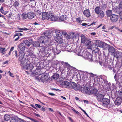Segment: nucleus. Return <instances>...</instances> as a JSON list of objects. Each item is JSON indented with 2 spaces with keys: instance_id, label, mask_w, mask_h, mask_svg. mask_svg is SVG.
Returning <instances> with one entry per match:
<instances>
[{
  "instance_id": "nucleus-1",
  "label": "nucleus",
  "mask_w": 122,
  "mask_h": 122,
  "mask_svg": "<svg viewBox=\"0 0 122 122\" xmlns=\"http://www.w3.org/2000/svg\"><path fill=\"white\" fill-rule=\"evenodd\" d=\"M18 62L20 65L24 66L23 68L24 69L31 70L33 68L32 65L30 63L27 59L25 58H24L21 60H19Z\"/></svg>"
},
{
  "instance_id": "nucleus-2",
  "label": "nucleus",
  "mask_w": 122,
  "mask_h": 122,
  "mask_svg": "<svg viewBox=\"0 0 122 122\" xmlns=\"http://www.w3.org/2000/svg\"><path fill=\"white\" fill-rule=\"evenodd\" d=\"M42 17L44 19H46L49 21H56L58 19L57 17L54 15L53 14L50 12L43 13L42 14Z\"/></svg>"
},
{
  "instance_id": "nucleus-3",
  "label": "nucleus",
  "mask_w": 122,
  "mask_h": 122,
  "mask_svg": "<svg viewBox=\"0 0 122 122\" xmlns=\"http://www.w3.org/2000/svg\"><path fill=\"white\" fill-rule=\"evenodd\" d=\"M44 34L45 36H41L39 38V40L41 43H43L44 42H45V41L47 40L48 37L47 36L49 35L48 33V34L47 31H46L44 32Z\"/></svg>"
},
{
  "instance_id": "nucleus-4",
  "label": "nucleus",
  "mask_w": 122,
  "mask_h": 122,
  "mask_svg": "<svg viewBox=\"0 0 122 122\" xmlns=\"http://www.w3.org/2000/svg\"><path fill=\"white\" fill-rule=\"evenodd\" d=\"M96 45L100 47L105 48V46H108L109 45L104 42L101 41L99 40H97L96 42Z\"/></svg>"
},
{
  "instance_id": "nucleus-5",
  "label": "nucleus",
  "mask_w": 122,
  "mask_h": 122,
  "mask_svg": "<svg viewBox=\"0 0 122 122\" xmlns=\"http://www.w3.org/2000/svg\"><path fill=\"white\" fill-rule=\"evenodd\" d=\"M119 16L118 15L115 14H112L111 15L110 20L112 22H115L118 20Z\"/></svg>"
},
{
  "instance_id": "nucleus-6",
  "label": "nucleus",
  "mask_w": 122,
  "mask_h": 122,
  "mask_svg": "<svg viewBox=\"0 0 122 122\" xmlns=\"http://www.w3.org/2000/svg\"><path fill=\"white\" fill-rule=\"evenodd\" d=\"M104 95V94L103 93L101 94L98 93L97 94L95 95V96L97 100L98 101L101 102L103 99Z\"/></svg>"
},
{
  "instance_id": "nucleus-7",
  "label": "nucleus",
  "mask_w": 122,
  "mask_h": 122,
  "mask_svg": "<svg viewBox=\"0 0 122 122\" xmlns=\"http://www.w3.org/2000/svg\"><path fill=\"white\" fill-rule=\"evenodd\" d=\"M49 78L47 75H45L44 74L42 75L40 77L41 81L44 82L47 81Z\"/></svg>"
},
{
  "instance_id": "nucleus-8",
  "label": "nucleus",
  "mask_w": 122,
  "mask_h": 122,
  "mask_svg": "<svg viewBox=\"0 0 122 122\" xmlns=\"http://www.w3.org/2000/svg\"><path fill=\"white\" fill-rule=\"evenodd\" d=\"M106 47H108L109 52V53L111 54V55H113L115 52V49L113 47L110 46L109 45L108 46H106Z\"/></svg>"
},
{
  "instance_id": "nucleus-9",
  "label": "nucleus",
  "mask_w": 122,
  "mask_h": 122,
  "mask_svg": "<svg viewBox=\"0 0 122 122\" xmlns=\"http://www.w3.org/2000/svg\"><path fill=\"white\" fill-rule=\"evenodd\" d=\"M18 48L21 51H23L25 49V46L24 44L21 43L18 45Z\"/></svg>"
},
{
  "instance_id": "nucleus-10",
  "label": "nucleus",
  "mask_w": 122,
  "mask_h": 122,
  "mask_svg": "<svg viewBox=\"0 0 122 122\" xmlns=\"http://www.w3.org/2000/svg\"><path fill=\"white\" fill-rule=\"evenodd\" d=\"M83 14L86 17H89L91 15L90 11L88 9L84 10L83 12Z\"/></svg>"
},
{
  "instance_id": "nucleus-11",
  "label": "nucleus",
  "mask_w": 122,
  "mask_h": 122,
  "mask_svg": "<svg viewBox=\"0 0 122 122\" xmlns=\"http://www.w3.org/2000/svg\"><path fill=\"white\" fill-rule=\"evenodd\" d=\"M71 87H72L73 89L76 90H79L78 86L74 82H71Z\"/></svg>"
},
{
  "instance_id": "nucleus-12",
  "label": "nucleus",
  "mask_w": 122,
  "mask_h": 122,
  "mask_svg": "<svg viewBox=\"0 0 122 122\" xmlns=\"http://www.w3.org/2000/svg\"><path fill=\"white\" fill-rule=\"evenodd\" d=\"M122 102V100L121 98H117L115 102V105L118 106L120 105Z\"/></svg>"
},
{
  "instance_id": "nucleus-13",
  "label": "nucleus",
  "mask_w": 122,
  "mask_h": 122,
  "mask_svg": "<svg viewBox=\"0 0 122 122\" xmlns=\"http://www.w3.org/2000/svg\"><path fill=\"white\" fill-rule=\"evenodd\" d=\"M28 18L30 19L33 18L36 16L35 14L33 12H30L27 13Z\"/></svg>"
},
{
  "instance_id": "nucleus-14",
  "label": "nucleus",
  "mask_w": 122,
  "mask_h": 122,
  "mask_svg": "<svg viewBox=\"0 0 122 122\" xmlns=\"http://www.w3.org/2000/svg\"><path fill=\"white\" fill-rule=\"evenodd\" d=\"M79 91L82 93H87L89 91V89L86 87H82L81 88Z\"/></svg>"
},
{
  "instance_id": "nucleus-15",
  "label": "nucleus",
  "mask_w": 122,
  "mask_h": 122,
  "mask_svg": "<svg viewBox=\"0 0 122 122\" xmlns=\"http://www.w3.org/2000/svg\"><path fill=\"white\" fill-rule=\"evenodd\" d=\"M19 60H21L22 59L24 58V53L23 51H20L19 53Z\"/></svg>"
},
{
  "instance_id": "nucleus-16",
  "label": "nucleus",
  "mask_w": 122,
  "mask_h": 122,
  "mask_svg": "<svg viewBox=\"0 0 122 122\" xmlns=\"http://www.w3.org/2000/svg\"><path fill=\"white\" fill-rule=\"evenodd\" d=\"M102 101L103 104L105 105H107L109 102V100L105 98H103Z\"/></svg>"
},
{
  "instance_id": "nucleus-17",
  "label": "nucleus",
  "mask_w": 122,
  "mask_h": 122,
  "mask_svg": "<svg viewBox=\"0 0 122 122\" xmlns=\"http://www.w3.org/2000/svg\"><path fill=\"white\" fill-rule=\"evenodd\" d=\"M122 54L120 52L118 51H116L115 52L114 54V56L117 58H118V57H122V56H121V55Z\"/></svg>"
},
{
  "instance_id": "nucleus-18",
  "label": "nucleus",
  "mask_w": 122,
  "mask_h": 122,
  "mask_svg": "<svg viewBox=\"0 0 122 122\" xmlns=\"http://www.w3.org/2000/svg\"><path fill=\"white\" fill-rule=\"evenodd\" d=\"M63 83L66 88H68L70 87L71 82H68L67 81H65Z\"/></svg>"
},
{
  "instance_id": "nucleus-19",
  "label": "nucleus",
  "mask_w": 122,
  "mask_h": 122,
  "mask_svg": "<svg viewBox=\"0 0 122 122\" xmlns=\"http://www.w3.org/2000/svg\"><path fill=\"white\" fill-rule=\"evenodd\" d=\"M33 46L36 47H37L40 46V44L39 42L38 41H34L33 43Z\"/></svg>"
},
{
  "instance_id": "nucleus-20",
  "label": "nucleus",
  "mask_w": 122,
  "mask_h": 122,
  "mask_svg": "<svg viewBox=\"0 0 122 122\" xmlns=\"http://www.w3.org/2000/svg\"><path fill=\"white\" fill-rule=\"evenodd\" d=\"M102 11L100 10V8L99 6L96 7L94 10L95 13L97 14H98Z\"/></svg>"
},
{
  "instance_id": "nucleus-21",
  "label": "nucleus",
  "mask_w": 122,
  "mask_h": 122,
  "mask_svg": "<svg viewBox=\"0 0 122 122\" xmlns=\"http://www.w3.org/2000/svg\"><path fill=\"white\" fill-rule=\"evenodd\" d=\"M56 41L57 43H61L62 42V38L59 36H58L57 37L56 39Z\"/></svg>"
},
{
  "instance_id": "nucleus-22",
  "label": "nucleus",
  "mask_w": 122,
  "mask_h": 122,
  "mask_svg": "<svg viewBox=\"0 0 122 122\" xmlns=\"http://www.w3.org/2000/svg\"><path fill=\"white\" fill-rule=\"evenodd\" d=\"M81 43H85V41L86 40L85 37V36L83 34L81 35Z\"/></svg>"
},
{
  "instance_id": "nucleus-23",
  "label": "nucleus",
  "mask_w": 122,
  "mask_h": 122,
  "mask_svg": "<svg viewBox=\"0 0 122 122\" xmlns=\"http://www.w3.org/2000/svg\"><path fill=\"white\" fill-rule=\"evenodd\" d=\"M97 15H98V16L99 17L102 18L104 17L105 15L104 12L102 10Z\"/></svg>"
},
{
  "instance_id": "nucleus-24",
  "label": "nucleus",
  "mask_w": 122,
  "mask_h": 122,
  "mask_svg": "<svg viewBox=\"0 0 122 122\" xmlns=\"http://www.w3.org/2000/svg\"><path fill=\"white\" fill-rule=\"evenodd\" d=\"M106 15L108 17H111L112 14V10H108L106 12Z\"/></svg>"
},
{
  "instance_id": "nucleus-25",
  "label": "nucleus",
  "mask_w": 122,
  "mask_h": 122,
  "mask_svg": "<svg viewBox=\"0 0 122 122\" xmlns=\"http://www.w3.org/2000/svg\"><path fill=\"white\" fill-rule=\"evenodd\" d=\"M88 74L87 73H84L83 74L82 77V79L84 81H85L87 80V79Z\"/></svg>"
},
{
  "instance_id": "nucleus-26",
  "label": "nucleus",
  "mask_w": 122,
  "mask_h": 122,
  "mask_svg": "<svg viewBox=\"0 0 122 122\" xmlns=\"http://www.w3.org/2000/svg\"><path fill=\"white\" fill-rule=\"evenodd\" d=\"M54 33H55L56 35L58 36H61L62 34V32L60 30H56Z\"/></svg>"
},
{
  "instance_id": "nucleus-27",
  "label": "nucleus",
  "mask_w": 122,
  "mask_h": 122,
  "mask_svg": "<svg viewBox=\"0 0 122 122\" xmlns=\"http://www.w3.org/2000/svg\"><path fill=\"white\" fill-rule=\"evenodd\" d=\"M10 115L7 114L5 115L4 116V120L5 121H8L10 119Z\"/></svg>"
},
{
  "instance_id": "nucleus-28",
  "label": "nucleus",
  "mask_w": 122,
  "mask_h": 122,
  "mask_svg": "<svg viewBox=\"0 0 122 122\" xmlns=\"http://www.w3.org/2000/svg\"><path fill=\"white\" fill-rule=\"evenodd\" d=\"M88 52H83V57L85 59H86V58H87V56H88L87 55H88V54H89Z\"/></svg>"
},
{
  "instance_id": "nucleus-29",
  "label": "nucleus",
  "mask_w": 122,
  "mask_h": 122,
  "mask_svg": "<svg viewBox=\"0 0 122 122\" xmlns=\"http://www.w3.org/2000/svg\"><path fill=\"white\" fill-rule=\"evenodd\" d=\"M85 43L86 45L87 46H89L91 45V42L89 40H86L85 41Z\"/></svg>"
},
{
  "instance_id": "nucleus-30",
  "label": "nucleus",
  "mask_w": 122,
  "mask_h": 122,
  "mask_svg": "<svg viewBox=\"0 0 122 122\" xmlns=\"http://www.w3.org/2000/svg\"><path fill=\"white\" fill-rule=\"evenodd\" d=\"M66 16L65 15H62L59 18L60 20H61V21H63L66 20Z\"/></svg>"
},
{
  "instance_id": "nucleus-31",
  "label": "nucleus",
  "mask_w": 122,
  "mask_h": 122,
  "mask_svg": "<svg viewBox=\"0 0 122 122\" xmlns=\"http://www.w3.org/2000/svg\"><path fill=\"white\" fill-rule=\"evenodd\" d=\"M23 44H25V45H26L28 46H29L30 45V43L27 40H25L24 41V43H23Z\"/></svg>"
},
{
  "instance_id": "nucleus-32",
  "label": "nucleus",
  "mask_w": 122,
  "mask_h": 122,
  "mask_svg": "<svg viewBox=\"0 0 122 122\" xmlns=\"http://www.w3.org/2000/svg\"><path fill=\"white\" fill-rule=\"evenodd\" d=\"M80 34L77 33H73V38H76L78 37L79 36Z\"/></svg>"
},
{
  "instance_id": "nucleus-33",
  "label": "nucleus",
  "mask_w": 122,
  "mask_h": 122,
  "mask_svg": "<svg viewBox=\"0 0 122 122\" xmlns=\"http://www.w3.org/2000/svg\"><path fill=\"white\" fill-rule=\"evenodd\" d=\"M59 77V75L57 74H55L52 76L53 79H56Z\"/></svg>"
},
{
  "instance_id": "nucleus-34",
  "label": "nucleus",
  "mask_w": 122,
  "mask_h": 122,
  "mask_svg": "<svg viewBox=\"0 0 122 122\" xmlns=\"http://www.w3.org/2000/svg\"><path fill=\"white\" fill-rule=\"evenodd\" d=\"M21 16L22 18L24 19H25L27 18H28L27 14H26L25 13H23L22 14Z\"/></svg>"
},
{
  "instance_id": "nucleus-35",
  "label": "nucleus",
  "mask_w": 122,
  "mask_h": 122,
  "mask_svg": "<svg viewBox=\"0 0 122 122\" xmlns=\"http://www.w3.org/2000/svg\"><path fill=\"white\" fill-rule=\"evenodd\" d=\"M117 96L119 97L118 98H120L122 99V91H119L117 94Z\"/></svg>"
},
{
  "instance_id": "nucleus-36",
  "label": "nucleus",
  "mask_w": 122,
  "mask_h": 122,
  "mask_svg": "<svg viewBox=\"0 0 122 122\" xmlns=\"http://www.w3.org/2000/svg\"><path fill=\"white\" fill-rule=\"evenodd\" d=\"M29 55L32 58H35L36 57V56L33 53V52H29Z\"/></svg>"
},
{
  "instance_id": "nucleus-37",
  "label": "nucleus",
  "mask_w": 122,
  "mask_h": 122,
  "mask_svg": "<svg viewBox=\"0 0 122 122\" xmlns=\"http://www.w3.org/2000/svg\"><path fill=\"white\" fill-rule=\"evenodd\" d=\"M17 118L15 117L12 118L11 119L10 122H17Z\"/></svg>"
},
{
  "instance_id": "nucleus-38",
  "label": "nucleus",
  "mask_w": 122,
  "mask_h": 122,
  "mask_svg": "<svg viewBox=\"0 0 122 122\" xmlns=\"http://www.w3.org/2000/svg\"><path fill=\"white\" fill-rule=\"evenodd\" d=\"M0 11L1 13L4 15L6 14L7 13V12L3 10V8L2 7H1L0 9Z\"/></svg>"
},
{
  "instance_id": "nucleus-39",
  "label": "nucleus",
  "mask_w": 122,
  "mask_h": 122,
  "mask_svg": "<svg viewBox=\"0 0 122 122\" xmlns=\"http://www.w3.org/2000/svg\"><path fill=\"white\" fill-rule=\"evenodd\" d=\"M19 3L18 1H16L13 4V6L15 7H16L19 6Z\"/></svg>"
},
{
  "instance_id": "nucleus-40",
  "label": "nucleus",
  "mask_w": 122,
  "mask_h": 122,
  "mask_svg": "<svg viewBox=\"0 0 122 122\" xmlns=\"http://www.w3.org/2000/svg\"><path fill=\"white\" fill-rule=\"evenodd\" d=\"M76 21L78 23L81 24L82 20H81V19L79 17L78 18L76 19Z\"/></svg>"
},
{
  "instance_id": "nucleus-41",
  "label": "nucleus",
  "mask_w": 122,
  "mask_h": 122,
  "mask_svg": "<svg viewBox=\"0 0 122 122\" xmlns=\"http://www.w3.org/2000/svg\"><path fill=\"white\" fill-rule=\"evenodd\" d=\"M5 51V48H0V52L2 53V54H4Z\"/></svg>"
},
{
  "instance_id": "nucleus-42",
  "label": "nucleus",
  "mask_w": 122,
  "mask_h": 122,
  "mask_svg": "<svg viewBox=\"0 0 122 122\" xmlns=\"http://www.w3.org/2000/svg\"><path fill=\"white\" fill-rule=\"evenodd\" d=\"M87 56V58H86V59H89L90 60L92 59V55L89 53L88 54V55Z\"/></svg>"
},
{
  "instance_id": "nucleus-43",
  "label": "nucleus",
  "mask_w": 122,
  "mask_h": 122,
  "mask_svg": "<svg viewBox=\"0 0 122 122\" xmlns=\"http://www.w3.org/2000/svg\"><path fill=\"white\" fill-rule=\"evenodd\" d=\"M18 29L19 30H22L18 31H16V32H22L23 31V30L26 31L28 30V29L27 28H18Z\"/></svg>"
},
{
  "instance_id": "nucleus-44",
  "label": "nucleus",
  "mask_w": 122,
  "mask_h": 122,
  "mask_svg": "<svg viewBox=\"0 0 122 122\" xmlns=\"http://www.w3.org/2000/svg\"><path fill=\"white\" fill-rule=\"evenodd\" d=\"M23 34L21 33H17L15 35L14 38H15L17 36H21Z\"/></svg>"
},
{
  "instance_id": "nucleus-45",
  "label": "nucleus",
  "mask_w": 122,
  "mask_h": 122,
  "mask_svg": "<svg viewBox=\"0 0 122 122\" xmlns=\"http://www.w3.org/2000/svg\"><path fill=\"white\" fill-rule=\"evenodd\" d=\"M98 91L96 89H95L93 90V94H94L95 96V95L97 94V93L98 92Z\"/></svg>"
},
{
  "instance_id": "nucleus-46",
  "label": "nucleus",
  "mask_w": 122,
  "mask_h": 122,
  "mask_svg": "<svg viewBox=\"0 0 122 122\" xmlns=\"http://www.w3.org/2000/svg\"><path fill=\"white\" fill-rule=\"evenodd\" d=\"M17 122H25L24 121L20 119L17 118Z\"/></svg>"
},
{
  "instance_id": "nucleus-47",
  "label": "nucleus",
  "mask_w": 122,
  "mask_h": 122,
  "mask_svg": "<svg viewBox=\"0 0 122 122\" xmlns=\"http://www.w3.org/2000/svg\"><path fill=\"white\" fill-rule=\"evenodd\" d=\"M62 64L65 65L68 67H70V65L67 62H63Z\"/></svg>"
},
{
  "instance_id": "nucleus-48",
  "label": "nucleus",
  "mask_w": 122,
  "mask_h": 122,
  "mask_svg": "<svg viewBox=\"0 0 122 122\" xmlns=\"http://www.w3.org/2000/svg\"><path fill=\"white\" fill-rule=\"evenodd\" d=\"M111 85V84L110 83H108V84L107 85V87H105V88H106L107 89H110V86Z\"/></svg>"
},
{
  "instance_id": "nucleus-49",
  "label": "nucleus",
  "mask_w": 122,
  "mask_h": 122,
  "mask_svg": "<svg viewBox=\"0 0 122 122\" xmlns=\"http://www.w3.org/2000/svg\"><path fill=\"white\" fill-rule=\"evenodd\" d=\"M41 50L42 51H43V52L44 53L45 52V51L46 50V48L45 47H43L41 49Z\"/></svg>"
},
{
  "instance_id": "nucleus-50",
  "label": "nucleus",
  "mask_w": 122,
  "mask_h": 122,
  "mask_svg": "<svg viewBox=\"0 0 122 122\" xmlns=\"http://www.w3.org/2000/svg\"><path fill=\"white\" fill-rule=\"evenodd\" d=\"M119 9H122V1H121L119 5Z\"/></svg>"
},
{
  "instance_id": "nucleus-51",
  "label": "nucleus",
  "mask_w": 122,
  "mask_h": 122,
  "mask_svg": "<svg viewBox=\"0 0 122 122\" xmlns=\"http://www.w3.org/2000/svg\"><path fill=\"white\" fill-rule=\"evenodd\" d=\"M119 17L122 20V11H121L119 13Z\"/></svg>"
},
{
  "instance_id": "nucleus-52",
  "label": "nucleus",
  "mask_w": 122,
  "mask_h": 122,
  "mask_svg": "<svg viewBox=\"0 0 122 122\" xmlns=\"http://www.w3.org/2000/svg\"><path fill=\"white\" fill-rule=\"evenodd\" d=\"M35 106L39 108H40L41 107V106L40 105L37 104H35Z\"/></svg>"
},
{
  "instance_id": "nucleus-53",
  "label": "nucleus",
  "mask_w": 122,
  "mask_h": 122,
  "mask_svg": "<svg viewBox=\"0 0 122 122\" xmlns=\"http://www.w3.org/2000/svg\"><path fill=\"white\" fill-rule=\"evenodd\" d=\"M78 55L79 56H83V53H82L81 52H80L78 54Z\"/></svg>"
},
{
  "instance_id": "nucleus-54",
  "label": "nucleus",
  "mask_w": 122,
  "mask_h": 122,
  "mask_svg": "<svg viewBox=\"0 0 122 122\" xmlns=\"http://www.w3.org/2000/svg\"><path fill=\"white\" fill-rule=\"evenodd\" d=\"M88 24H87L85 23H83L81 25L82 26H85L87 25Z\"/></svg>"
},
{
  "instance_id": "nucleus-55",
  "label": "nucleus",
  "mask_w": 122,
  "mask_h": 122,
  "mask_svg": "<svg viewBox=\"0 0 122 122\" xmlns=\"http://www.w3.org/2000/svg\"><path fill=\"white\" fill-rule=\"evenodd\" d=\"M96 23V22H93L90 25H88V26H91L92 25H94V24H95Z\"/></svg>"
},
{
  "instance_id": "nucleus-56",
  "label": "nucleus",
  "mask_w": 122,
  "mask_h": 122,
  "mask_svg": "<svg viewBox=\"0 0 122 122\" xmlns=\"http://www.w3.org/2000/svg\"><path fill=\"white\" fill-rule=\"evenodd\" d=\"M19 36H18V37L16 38H15V37L14 38H15V41H17L18 39H19Z\"/></svg>"
},
{
  "instance_id": "nucleus-57",
  "label": "nucleus",
  "mask_w": 122,
  "mask_h": 122,
  "mask_svg": "<svg viewBox=\"0 0 122 122\" xmlns=\"http://www.w3.org/2000/svg\"><path fill=\"white\" fill-rule=\"evenodd\" d=\"M68 118L69 119L71 122H72L73 121L72 119L70 117H68Z\"/></svg>"
},
{
  "instance_id": "nucleus-58",
  "label": "nucleus",
  "mask_w": 122,
  "mask_h": 122,
  "mask_svg": "<svg viewBox=\"0 0 122 122\" xmlns=\"http://www.w3.org/2000/svg\"><path fill=\"white\" fill-rule=\"evenodd\" d=\"M48 109L50 111H51L52 112H53L54 111L53 110L52 108H49Z\"/></svg>"
},
{
  "instance_id": "nucleus-59",
  "label": "nucleus",
  "mask_w": 122,
  "mask_h": 122,
  "mask_svg": "<svg viewBox=\"0 0 122 122\" xmlns=\"http://www.w3.org/2000/svg\"><path fill=\"white\" fill-rule=\"evenodd\" d=\"M84 103H86L87 104H88V101L87 100H84Z\"/></svg>"
},
{
  "instance_id": "nucleus-60",
  "label": "nucleus",
  "mask_w": 122,
  "mask_h": 122,
  "mask_svg": "<svg viewBox=\"0 0 122 122\" xmlns=\"http://www.w3.org/2000/svg\"><path fill=\"white\" fill-rule=\"evenodd\" d=\"M75 112L78 115H79V114H80L79 112L77 111L76 110L75 111Z\"/></svg>"
},
{
  "instance_id": "nucleus-61",
  "label": "nucleus",
  "mask_w": 122,
  "mask_h": 122,
  "mask_svg": "<svg viewBox=\"0 0 122 122\" xmlns=\"http://www.w3.org/2000/svg\"><path fill=\"white\" fill-rule=\"evenodd\" d=\"M8 62L7 61H6L5 62H3V64H5L7 63Z\"/></svg>"
},
{
  "instance_id": "nucleus-62",
  "label": "nucleus",
  "mask_w": 122,
  "mask_h": 122,
  "mask_svg": "<svg viewBox=\"0 0 122 122\" xmlns=\"http://www.w3.org/2000/svg\"><path fill=\"white\" fill-rule=\"evenodd\" d=\"M60 97L62 98L64 100H66V99L63 96H61Z\"/></svg>"
},
{
  "instance_id": "nucleus-63",
  "label": "nucleus",
  "mask_w": 122,
  "mask_h": 122,
  "mask_svg": "<svg viewBox=\"0 0 122 122\" xmlns=\"http://www.w3.org/2000/svg\"><path fill=\"white\" fill-rule=\"evenodd\" d=\"M28 119H30V120H31V121H33L34 122V119H32L31 118L28 117Z\"/></svg>"
},
{
  "instance_id": "nucleus-64",
  "label": "nucleus",
  "mask_w": 122,
  "mask_h": 122,
  "mask_svg": "<svg viewBox=\"0 0 122 122\" xmlns=\"http://www.w3.org/2000/svg\"><path fill=\"white\" fill-rule=\"evenodd\" d=\"M35 115L37 117H39L40 116V115H39L38 114H36V113H35Z\"/></svg>"
}]
</instances>
